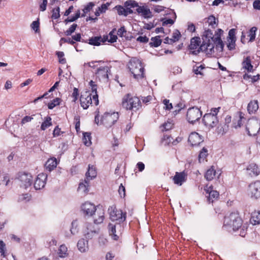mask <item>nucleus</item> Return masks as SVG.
<instances>
[{"instance_id":"f257e3e1","label":"nucleus","mask_w":260,"mask_h":260,"mask_svg":"<svg viewBox=\"0 0 260 260\" xmlns=\"http://www.w3.org/2000/svg\"><path fill=\"white\" fill-rule=\"evenodd\" d=\"M81 209L85 216L90 217L94 215V223L98 224L103 222L105 218L104 210L101 208H96L93 204L85 202L81 205Z\"/></svg>"},{"instance_id":"f03ea898","label":"nucleus","mask_w":260,"mask_h":260,"mask_svg":"<svg viewBox=\"0 0 260 260\" xmlns=\"http://www.w3.org/2000/svg\"><path fill=\"white\" fill-rule=\"evenodd\" d=\"M215 37L212 31L208 29L206 30L203 36V42L199 49L202 51L206 52L207 54H212L214 51V40Z\"/></svg>"},{"instance_id":"7ed1b4c3","label":"nucleus","mask_w":260,"mask_h":260,"mask_svg":"<svg viewBox=\"0 0 260 260\" xmlns=\"http://www.w3.org/2000/svg\"><path fill=\"white\" fill-rule=\"evenodd\" d=\"M122 106L127 110L136 111L141 107V103L139 98L127 93L122 98Z\"/></svg>"},{"instance_id":"20e7f679","label":"nucleus","mask_w":260,"mask_h":260,"mask_svg":"<svg viewBox=\"0 0 260 260\" xmlns=\"http://www.w3.org/2000/svg\"><path fill=\"white\" fill-rule=\"evenodd\" d=\"M128 67L135 79H141L144 77V69L139 59L132 58L128 62Z\"/></svg>"},{"instance_id":"39448f33","label":"nucleus","mask_w":260,"mask_h":260,"mask_svg":"<svg viewBox=\"0 0 260 260\" xmlns=\"http://www.w3.org/2000/svg\"><path fill=\"white\" fill-rule=\"evenodd\" d=\"M242 225V220L239 214L236 213H232L224 218L223 226L228 228H232L234 231L239 230L240 228H241Z\"/></svg>"},{"instance_id":"423d86ee","label":"nucleus","mask_w":260,"mask_h":260,"mask_svg":"<svg viewBox=\"0 0 260 260\" xmlns=\"http://www.w3.org/2000/svg\"><path fill=\"white\" fill-rule=\"evenodd\" d=\"M110 219L113 221H116V223L120 224L126 219V213H123L120 210H117L115 207H111L109 208Z\"/></svg>"},{"instance_id":"0eeeda50","label":"nucleus","mask_w":260,"mask_h":260,"mask_svg":"<svg viewBox=\"0 0 260 260\" xmlns=\"http://www.w3.org/2000/svg\"><path fill=\"white\" fill-rule=\"evenodd\" d=\"M118 118L117 112L106 113L102 116L100 124L104 125L106 127H110L117 121Z\"/></svg>"},{"instance_id":"6e6552de","label":"nucleus","mask_w":260,"mask_h":260,"mask_svg":"<svg viewBox=\"0 0 260 260\" xmlns=\"http://www.w3.org/2000/svg\"><path fill=\"white\" fill-rule=\"evenodd\" d=\"M17 179L20 182V187L25 189L30 187L32 183V176L30 173L19 172L17 175Z\"/></svg>"},{"instance_id":"1a4fd4ad","label":"nucleus","mask_w":260,"mask_h":260,"mask_svg":"<svg viewBox=\"0 0 260 260\" xmlns=\"http://www.w3.org/2000/svg\"><path fill=\"white\" fill-rule=\"evenodd\" d=\"M202 121L205 126L209 129L216 127L219 122L217 116L211 113L205 114Z\"/></svg>"},{"instance_id":"9d476101","label":"nucleus","mask_w":260,"mask_h":260,"mask_svg":"<svg viewBox=\"0 0 260 260\" xmlns=\"http://www.w3.org/2000/svg\"><path fill=\"white\" fill-rule=\"evenodd\" d=\"M202 115V112L199 108L193 107L188 109L186 118L189 123L193 124L201 118Z\"/></svg>"},{"instance_id":"9b49d317","label":"nucleus","mask_w":260,"mask_h":260,"mask_svg":"<svg viewBox=\"0 0 260 260\" xmlns=\"http://www.w3.org/2000/svg\"><path fill=\"white\" fill-rule=\"evenodd\" d=\"M246 128L249 135L255 136L260 131V122L257 119H249Z\"/></svg>"},{"instance_id":"f8f14e48","label":"nucleus","mask_w":260,"mask_h":260,"mask_svg":"<svg viewBox=\"0 0 260 260\" xmlns=\"http://www.w3.org/2000/svg\"><path fill=\"white\" fill-rule=\"evenodd\" d=\"M108 230L109 235L111 236L112 238L117 241L122 234V227L120 224L115 223L114 224L110 223L108 224Z\"/></svg>"},{"instance_id":"ddd939ff","label":"nucleus","mask_w":260,"mask_h":260,"mask_svg":"<svg viewBox=\"0 0 260 260\" xmlns=\"http://www.w3.org/2000/svg\"><path fill=\"white\" fill-rule=\"evenodd\" d=\"M99 229L95 227L91 223L86 224V229L84 231V236L86 240H90L96 236L99 233Z\"/></svg>"},{"instance_id":"4468645a","label":"nucleus","mask_w":260,"mask_h":260,"mask_svg":"<svg viewBox=\"0 0 260 260\" xmlns=\"http://www.w3.org/2000/svg\"><path fill=\"white\" fill-rule=\"evenodd\" d=\"M249 194L251 198H260V181H256L249 185Z\"/></svg>"},{"instance_id":"2eb2a0df","label":"nucleus","mask_w":260,"mask_h":260,"mask_svg":"<svg viewBox=\"0 0 260 260\" xmlns=\"http://www.w3.org/2000/svg\"><path fill=\"white\" fill-rule=\"evenodd\" d=\"M80 101L81 107L84 109H87L92 104L91 93L89 91L83 93L81 95Z\"/></svg>"},{"instance_id":"dca6fc26","label":"nucleus","mask_w":260,"mask_h":260,"mask_svg":"<svg viewBox=\"0 0 260 260\" xmlns=\"http://www.w3.org/2000/svg\"><path fill=\"white\" fill-rule=\"evenodd\" d=\"M188 141L191 146H198L204 141V137L197 132H192L188 137Z\"/></svg>"},{"instance_id":"f3484780","label":"nucleus","mask_w":260,"mask_h":260,"mask_svg":"<svg viewBox=\"0 0 260 260\" xmlns=\"http://www.w3.org/2000/svg\"><path fill=\"white\" fill-rule=\"evenodd\" d=\"M47 175L44 173L39 174L34 182V187L36 190L43 188L45 184Z\"/></svg>"},{"instance_id":"a211bd4d","label":"nucleus","mask_w":260,"mask_h":260,"mask_svg":"<svg viewBox=\"0 0 260 260\" xmlns=\"http://www.w3.org/2000/svg\"><path fill=\"white\" fill-rule=\"evenodd\" d=\"M86 178L85 181L88 183V181L94 179L96 176V171L93 166L89 165L88 169L85 174Z\"/></svg>"},{"instance_id":"6ab92c4d","label":"nucleus","mask_w":260,"mask_h":260,"mask_svg":"<svg viewBox=\"0 0 260 260\" xmlns=\"http://www.w3.org/2000/svg\"><path fill=\"white\" fill-rule=\"evenodd\" d=\"M207 193L209 194L208 200L209 202H213L214 200L218 199L219 193L216 190L212 189V187H209L207 189H205Z\"/></svg>"},{"instance_id":"aec40b11","label":"nucleus","mask_w":260,"mask_h":260,"mask_svg":"<svg viewBox=\"0 0 260 260\" xmlns=\"http://www.w3.org/2000/svg\"><path fill=\"white\" fill-rule=\"evenodd\" d=\"M57 164L56 158L52 157L48 159L45 165L46 170L50 172L56 167Z\"/></svg>"},{"instance_id":"412c9836","label":"nucleus","mask_w":260,"mask_h":260,"mask_svg":"<svg viewBox=\"0 0 260 260\" xmlns=\"http://www.w3.org/2000/svg\"><path fill=\"white\" fill-rule=\"evenodd\" d=\"M186 174L184 172L180 173L176 172L173 177L175 184L181 185L182 183L185 181Z\"/></svg>"},{"instance_id":"4be33fe9","label":"nucleus","mask_w":260,"mask_h":260,"mask_svg":"<svg viewBox=\"0 0 260 260\" xmlns=\"http://www.w3.org/2000/svg\"><path fill=\"white\" fill-rule=\"evenodd\" d=\"M110 70L108 66L101 67L99 68L95 72V74L100 77L104 79L108 78V73Z\"/></svg>"},{"instance_id":"5701e85b","label":"nucleus","mask_w":260,"mask_h":260,"mask_svg":"<svg viewBox=\"0 0 260 260\" xmlns=\"http://www.w3.org/2000/svg\"><path fill=\"white\" fill-rule=\"evenodd\" d=\"M137 12L140 14L141 13L142 15L145 18H149L152 17L151 12L149 9L145 7L144 6H140L136 9Z\"/></svg>"},{"instance_id":"b1692460","label":"nucleus","mask_w":260,"mask_h":260,"mask_svg":"<svg viewBox=\"0 0 260 260\" xmlns=\"http://www.w3.org/2000/svg\"><path fill=\"white\" fill-rule=\"evenodd\" d=\"M247 170L248 171V174L251 177L256 176L260 173V171L258 169L257 166L255 164H250L248 166V167L247 168Z\"/></svg>"},{"instance_id":"393cba45","label":"nucleus","mask_w":260,"mask_h":260,"mask_svg":"<svg viewBox=\"0 0 260 260\" xmlns=\"http://www.w3.org/2000/svg\"><path fill=\"white\" fill-rule=\"evenodd\" d=\"M78 249L81 252H86L88 249V240L82 238L79 240L77 243Z\"/></svg>"},{"instance_id":"a878e982","label":"nucleus","mask_w":260,"mask_h":260,"mask_svg":"<svg viewBox=\"0 0 260 260\" xmlns=\"http://www.w3.org/2000/svg\"><path fill=\"white\" fill-rule=\"evenodd\" d=\"M258 109V103L257 100L251 101L247 106V111L249 114L254 113Z\"/></svg>"},{"instance_id":"bb28decb","label":"nucleus","mask_w":260,"mask_h":260,"mask_svg":"<svg viewBox=\"0 0 260 260\" xmlns=\"http://www.w3.org/2000/svg\"><path fill=\"white\" fill-rule=\"evenodd\" d=\"M106 40H103L101 37H93L85 41V43H88L89 44L93 46H100L101 42H104Z\"/></svg>"},{"instance_id":"cd10ccee","label":"nucleus","mask_w":260,"mask_h":260,"mask_svg":"<svg viewBox=\"0 0 260 260\" xmlns=\"http://www.w3.org/2000/svg\"><path fill=\"white\" fill-rule=\"evenodd\" d=\"M250 221L253 225L260 224V211L252 212Z\"/></svg>"},{"instance_id":"c85d7f7f","label":"nucleus","mask_w":260,"mask_h":260,"mask_svg":"<svg viewBox=\"0 0 260 260\" xmlns=\"http://www.w3.org/2000/svg\"><path fill=\"white\" fill-rule=\"evenodd\" d=\"M201 40L200 37H195L190 40V44L189 45V48L190 50L196 49L200 45Z\"/></svg>"},{"instance_id":"c756f323","label":"nucleus","mask_w":260,"mask_h":260,"mask_svg":"<svg viewBox=\"0 0 260 260\" xmlns=\"http://www.w3.org/2000/svg\"><path fill=\"white\" fill-rule=\"evenodd\" d=\"M243 68L247 70L248 72H251L253 70V66L251 63V59L249 56H247L242 62Z\"/></svg>"},{"instance_id":"7c9ffc66","label":"nucleus","mask_w":260,"mask_h":260,"mask_svg":"<svg viewBox=\"0 0 260 260\" xmlns=\"http://www.w3.org/2000/svg\"><path fill=\"white\" fill-rule=\"evenodd\" d=\"M216 171L213 167L208 169L205 174V178L208 181L212 180L215 177Z\"/></svg>"},{"instance_id":"2f4dec72","label":"nucleus","mask_w":260,"mask_h":260,"mask_svg":"<svg viewBox=\"0 0 260 260\" xmlns=\"http://www.w3.org/2000/svg\"><path fill=\"white\" fill-rule=\"evenodd\" d=\"M216 47L217 50H218L219 51H222L224 44L223 43L222 41L221 38H219V37L215 38L214 40V48Z\"/></svg>"},{"instance_id":"473e14b6","label":"nucleus","mask_w":260,"mask_h":260,"mask_svg":"<svg viewBox=\"0 0 260 260\" xmlns=\"http://www.w3.org/2000/svg\"><path fill=\"white\" fill-rule=\"evenodd\" d=\"M160 38V37L159 36L151 38V42L149 43L150 46L154 47H157L160 46L162 42Z\"/></svg>"},{"instance_id":"72a5a7b5","label":"nucleus","mask_w":260,"mask_h":260,"mask_svg":"<svg viewBox=\"0 0 260 260\" xmlns=\"http://www.w3.org/2000/svg\"><path fill=\"white\" fill-rule=\"evenodd\" d=\"M207 22L209 26L215 28L218 24V20L213 15H210L208 17Z\"/></svg>"},{"instance_id":"f704fd0d","label":"nucleus","mask_w":260,"mask_h":260,"mask_svg":"<svg viewBox=\"0 0 260 260\" xmlns=\"http://www.w3.org/2000/svg\"><path fill=\"white\" fill-rule=\"evenodd\" d=\"M208 155V149L205 148L203 147L201 150L200 151L199 154V161L200 162H201L202 161H203L206 158V157Z\"/></svg>"},{"instance_id":"c9c22d12","label":"nucleus","mask_w":260,"mask_h":260,"mask_svg":"<svg viewBox=\"0 0 260 260\" xmlns=\"http://www.w3.org/2000/svg\"><path fill=\"white\" fill-rule=\"evenodd\" d=\"M52 119L50 117L47 116L45 118L44 121L42 123L41 125V129L42 131H45L46 128L52 125Z\"/></svg>"},{"instance_id":"e433bc0d","label":"nucleus","mask_w":260,"mask_h":260,"mask_svg":"<svg viewBox=\"0 0 260 260\" xmlns=\"http://www.w3.org/2000/svg\"><path fill=\"white\" fill-rule=\"evenodd\" d=\"M89 182V181H88V183H86L84 181V183H80L78 188V191L84 193H86L88 191Z\"/></svg>"},{"instance_id":"4c0bfd02","label":"nucleus","mask_w":260,"mask_h":260,"mask_svg":"<svg viewBox=\"0 0 260 260\" xmlns=\"http://www.w3.org/2000/svg\"><path fill=\"white\" fill-rule=\"evenodd\" d=\"M83 141L86 146H90L91 144L90 133L87 132L83 133Z\"/></svg>"},{"instance_id":"58836bf2","label":"nucleus","mask_w":260,"mask_h":260,"mask_svg":"<svg viewBox=\"0 0 260 260\" xmlns=\"http://www.w3.org/2000/svg\"><path fill=\"white\" fill-rule=\"evenodd\" d=\"M61 99L59 98H56L53 99L51 102L48 103V107L49 109H53L56 106L59 105Z\"/></svg>"},{"instance_id":"ea45409f","label":"nucleus","mask_w":260,"mask_h":260,"mask_svg":"<svg viewBox=\"0 0 260 260\" xmlns=\"http://www.w3.org/2000/svg\"><path fill=\"white\" fill-rule=\"evenodd\" d=\"M78 223L76 220H74L72 222V226L70 229V232L72 235H75L78 233Z\"/></svg>"},{"instance_id":"a19ab883","label":"nucleus","mask_w":260,"mask_h":260,"mask_svg":"<svg viewBox=\"0 0 260 260\" xmlns=\"http://www.w3.org/2000/svg\"><path fill=\"white\" fill-rule=\"evenodd\" d=\"M115 8L119 15H123L124 16H127V13L126 12V8H124L122 6H116Z\"/></svg>"},{"instance_id":"79ce46f5","label":"nucleus","mask_w":260,"mask_h":260,"mask_svg":"<svg viewBox=\"0 0 260 260\" xmlns=\"http://www.w3.org/2000/svg\"><path fill=\"white\" fill-rule=\"evenodd\" d=\"M80 17V10H78L76 12L75 16H73L71 18H68L67 19H66L64 21L66 23H68L69 22H74V21H76Z\"/></svg>"},{"instance_id":"37998d69","label":"nucleus","mask_w":260,"mask_h":260,"mask_svg":"<svg viewBox=\"0 0 260 260\" xmlns=\"http://www.w3.org/2000/svg\"><path fill=\"white\" fill-rule=\"evenodd\" d=\"M56 54L57 55L58 59L59 62L61 64H64L66 63V59L63 57L64 53L62 51H57L56 52Z\"/></svg>"},{"instance_id":"c03bdc74","label":"nucleus","mask_w":260,"mask_h":260,"mask_svg":"<svg viewBox=\"0 0 260 260\" xmlns=\"http://www.w3.org/2000/svg\"><path fill=\"white\" fill-rule=\"evenodd\" d=\"M257 30L256 27H252L251 28L249 31V34L248 35V37H249V41L253 42L255 38V32Z\"/></svg>"},{"instance_id":"a18cd8bd","label":"nucleus","mask_w":260,"mask_h":260,"mask_svg":"<svg viewBox=\"0 0 260 260\" xmlns=\"http://www.w3.org/2000/svg\"><path fill=\"white\" fill-rule=\"evenodd\" d=\"M77 26V24L74 23L72 24L70 27L64 32L65 35L68 36H71L75 31Z\"/></svg>"},{"instance_id":"49530a36","label":"nucleus","mask_w":260,"mask_h":260,"mask_svg":"<svg viewBox=\"0 0 260 260\" xmlns=\"http://www.w3.org/2000/svg\"><path fill=\"white\" fill-rule=\"evenodd\" d=\"M180 36L181 34L180 32L178 30H176L173 34L172 38L170 40V43H173L178 41L179 39Z\"/></svg>"},{"instance_id":"de8ad7c7","label":"nucleus","mask_w":260,"mask_h":260,"mask_svg":"<svg viewBox=\"0 0 260 260\" xmlns=\"http://www.w3.org/2000/svg\"><path fill=\"white\" fill-rule=\"evenodd\" d=\"M6 251V247L5 243L2 241L0 240V252L1 255L4 257L6 256L5 254V252Z\"/></svg>"},{"instance_id":"09e8293b","label":"nucleus","mask_w":260,"mask_h":260,"mask_svg":"<svg viewBox=\"0 0 260 260\" xmlns=\"http://www.w3.org/2000/svg\"><path fill=\"white\" fill-rule=\"evenodd\" d=\"M60 42H63L64 43H68L71 45H74L75 48L76 49V51H78L75 42H74L73 40H72L70 38H61L60 39Z\"/></svg>"},{"instance_id":"8fccbe9b","label":"nucleus","mask_w":260,"mask_h":260,"mask_svg":"<svg viewBox=\"0 0 260 260\" xmlns=\"http://www.w3.org/2000/svg\"><path fill=\"white\" fill-rule=\"evenodd\" d=\"M59 7H57L56 8H54L52 10V18L56 19L58 18L60 16L59 14Z\"/></svg>"},{"instance_id":"3c124183","label":"nucleus","mask_w":260,"mask_h":260,"mask_svg":"<svg viewBox=\"0 0 260 260\" xmlns=\"http://www.w3.org/2000/svg\"><path fill=\"white\" fill-rule=\"evenodd\" d=\"M39 20L34 21L30 25L31 29L35 30L36 32L39 31Z\"/></svg>"},{"instance_id":"603ef678","label":"nucleus","mask_w":260,"mask_h":260,"mask_svg":"<svg viewBox=\"0 0 260 260\" xmlns=\"http://www.w3.org/2000/svg\"><path fill=\"white\" fill-rule=\"evenodd\" d=\"M67 251V247L64 245H61L59 249V256L60 257H64V255H66Z\"/></svg>"},{"instance_id":"864d4df0","label":"nucleus","mask_w":260,"mask_h":260,"mask_svg":"<svg viewBox=\"0 0 260 260\" xmlns=\"http://www.w3.org/2000/svg\"><path fill=\"white\" fill-rule=\"evenodd\" d=\"M162 126L164 129L167 131L172 128L173 127V123L172 121H167V122L165 123L162 125Z\"/></svg>"},{"instance_id":"5fc2aeb1","label":"nucleus","mask_w":260,"mask_h":260,"mask_svg":"<svg viewBox=\"0 0 260 260\" xmlns=\"http://www.w3.org/2000/svg\"><path fill=\"white\" fill-rule=\"evenodd\" d=\"M204 69V67L202 66V65H201L199 67H193V71L196 75H203V73H202L201 71Z\"/></svg>"},{"instance_id":"6e6d98bb","label":"nucleus","mask_w":260,"mask_h":260,"mask_svg":"<svg viewBox=\"0 0 260 260\" xmlns=\"http://www.w3.org/2000/svg\"><path fill=\"white\" fill-rule=\"evenodd\" d=\"M118 192L121 198H124L125 196V189L122 184L119 187Z\"/></svg>"},{"instance_id":"4d7b16f0","label":"nucleus","mask_w":260,"mask_h":260,"mask_svg":"<svg viewBox=\"0 0 260 260\" xmlns=\"http://www.w3.org/2000/svg\"><path fill=\"white\" fill-rule=\"evenodd\" d=\"M163 104L165 106L164 108L166 110H170L173 108L172 104L171 103H170V101L169 100L165 99L163 101Z\"/></svg>"},{"instance_id":"13d9d810","label":"nucleus","mask_w":260,"mask_h":260,"mask_svg":"<svg viewBox=\"0 0 260 260\" xmlns=\"http://www.w3.org/2000/svg\"><path fill=\"white\" fill-rule=\"evenodd\" d=\"M94 6V4L92 2L88 3V5H87L83 9V12H84V13H87L92 9Z\"/></svg>"},{"instance_id":"bf43d9fd","label":"nucleus","mask_w":260,"mask_h":260,"mask_svg":"<svg viewBox=\"0 0 260 260\" xmlns=\"http://www.w3.org/2000/svg\"><path fill=\"white\" fill-rule=\"evenodd\" d=\"M236 29L234 28H232L230 30L229 32V37L231 40H236Z\"/></svg>"},{"instance_id":"052dcab7","label":"nucleus","mask_w":260,"mask_h":260,"mask_svg":"<svg viewBox=\"0 0 260 260\" xmlns=\"http://www.w3.org/2000/svg\"><path fill=\"white\" fill-rule=\"evenodd\" d=\"M62 133L63 132L60 131V128H59L58 126H56L53 132V135L54 137H56L60 136Z\"/></svg>"},{"instance_id":"680f3d73","label":"nucleus","mask_w":260,"mask_h":260,"mask_svg":"<svg viewBox=\"0 0 260 260\" xmlns=\"http://www.w3.org/2000/svg\"><path fill=\"white\" fill-rule=\"evenodd\" d=\"M124 34H127V31L125 30L124 26H121L118 29L117 31V35L121 37H123Z\"/></svg>"},{"instance_id":"e2e57ef3","label":"nucleus","mask_w":260,"mask_h":260,"mask_svg":"<svg viewBox=\"0 0 260 260\" xmlns=\"http://www.w3.org/2000/svg\"><path fill=\"white\" fill-rule=\"evenodd\" d=\"M176 107H177L178 109L177 110H176L174 112L175 113V114H177L181 109H183L185 107V104L183 103L182 102H180L178 104H177V105L175 106Z\"/></svg>"},{"instance_id":"0e129e2a","label":"nucleus","mask_w":260,"mask_h":260,"mask_svg":"<svg viewBox=\"0 0 260 260\" xmlns=\"http://www.w3.org/2000/svg\"><path fill=\"white\" fill-rule=\"evenodd\" d=\"M42 3L40 5V10L41 11H44L46 9L47 5V0H41Z\"/></svg>"},{"instance_id":"69168bd1","label":"nucleus","mask_w":260,"mask_h":260,"mask_svg":"<svg viewBox=\"0 0 260 260\" xmlns=\"http://www.w3.org/2000/svg\"><path fill=\"white\" fill-rule=\"evenodd\" d=\"M165 7L161 6L156 5L154 6L153 10L156 13H160L164 10Z\"/></svg>"},{"instance_id":"338daca9","label":"nucleus","mask_w":260,"mask_h":260,"mask_svg":"<svg viewBox=\"0 0 260 260\" xmlns=\"http://www.w3.org/2000/svg\"><path fill=\"white\" fill-rule=\"evenodd\" d=\"M137 40L141 43H147L149 41V39L146 36H139L137 38Z\"/></svg>"},{"instance_id":"774afa93","label":"nucleus","mask_w":260,"mask_h":260,"mask_svg":"<svg viewBox=\"0 0 260 260\" xmlns=\"http://www.w3.org/2000/svg\"><path fill=\"white\" fill-rule=\"evenodd\" d=\"M253 8L255 10H260V0H256L253 3Z\"/></svg>"}]
</instances>
